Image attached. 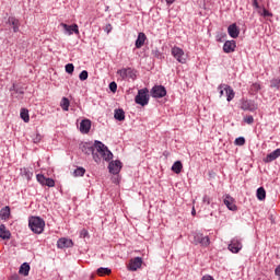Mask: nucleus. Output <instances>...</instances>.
Masks as SVG:
<instances>
[{
  "mask_svg": "<svg viewBox=\"0 0 280 280\" xmlns=\"http://www.w3.org/2000/svg\"><path fill=\"white\" fill-rule=\"evenodd\" d=\"M34 143L40 142V136L36 135V138L33 139Z\"/></svg>",
  "mask_w": 280,
  "mask_h": 280,
  "instance_id": "nucleus-46",
  "label": "nucleus"
},
{
  "mask_svg": "<svg viewBox=\"0 0 280 280\" xmlns=\"http://www.w3.org/2000/svg\"><path fill=\"white\" fill-rule=\"evenodd\" d=\"M151 95L155 98L165 97V95H167V90H165V86L163 85H155L151 90Z\"/></svg>",
  "mask_w": 280,
  "mask_h": 280,
  "instance_id": "nucleus-9",
  "label": "nucleus"
},
{
  "mask_svg": "<svg viewBox=\"0 0 280 280\" xmlns=\"http://www.w3.org/2000/svg\"><path fill=\"white\" fill-rule=\"evenodd\" d=\"M84 174H86V170H84V167H78L74 170V176H84Z\"/></svg>",
  "mask_w": 280,
  "mask_h": 280,
  "instance_id": "nucleus-34",
  "label": "nucleus"
},
{
  "mask_svg": "<svg viewBox=\"0 0 280 280\" xmlns=\"http://www.w3.org/2000/svg\"><path fill=\"white\" fill-rule=\"evenodd\" d=\"M79 80H81V82H84V80H89V71L83 70V71L79 74Z\"/></svg>",
  "mask_w": 280,
  "mask_h": 280,
  "instance_id": "nucleus-33",
  "label": "nucleus"
},
{
  "mask_svg": "<svg viewBox=\"0 0 280 280\" xmlns=\"http://www.w3.org/2000/svg\"><path fill=\"white\" fill-rule=\"evenodd\" d=\"M256 196L258 200H266V189L264 187H259L257 189Z\"/></svg>",
  "mask_w": 280,
  "mask_h": 280,
  "instance_id": "nucleus-31",
  "label": "nucleus"
},
{
  "mask_svg": "<svg viewBox=\"0 0 280 280\" xmlns=\"http://www.w3.org/2000/svg\"><path fill=\"white\" fill-rule=\"evenodd\" d=\"M201 280H213L211 276H203Z\"/></svg>",
  "mask_w": 280,
  "mask_h": 280,
  "instance_id": "nucleus-49",
  "label": "nucleus"
},
{
  "mask_svg": "<svg viewBox=\"0 0 280 280\" xmlns=\"http://www.w3.org/2000/svg\"><path fill=\"white\" fill-rule=\"evenodd\" d=\"M108 170L110 174H119V172H121V161H112L108 165Z\"/></svg>",
  "mask_w": 280,
  "mask_h": 280,
  "instance_id": "nucleus-15",
  "label": "nucleus"
},
{
  "mask_svg": "<svg viewBox=\"0 0 280 280\" xmlns=\"http://www.w3.org/2000/svg\"><path fill=\"white\" fill-rule=\"evenodd\" d=\"M246 143V139L244 137H240L235 139V145H244Z\"/></svg>",
  "mask_w": 280,
  "mask_h": 280,
  "instance_id": "nucleus-38",
  "label": "nucleus"
},
{
  "mask_svg": "<svg viewBox=\"0 0 280 280\" xmlns=\"http://www.w3.org/2000/svg\"><path fill=\"white\" fill-rule=\"evenodd\" d=\"M235 47H237L235 40H228L223 45V51L225 54H233V51H235Z\"/></svg>",
  "mask_w": 280,
  "mask_h": 280,
  "instance_id": "nucleus-17",
  "label": "nucleus"
},
{
  "mask_svg": "<svg viewBox=\"0 0 280 280\" xmlns=\"http://www.w3.org/2000/svg\"><path fill=\"white\" fill-rule=\"evenodd\" d=\"M10 91H16V85L13 84L12 88L10 89Z\"/></svg>",
  "mask_w": 280,
  "mask_h": 280,
  "instance_id": "nucleus-52",
  "label": "nucleus"
},
{
  "mask_svg": "<svg viewBox=\"0 0 280 280\" xmlns=\"http://www.w3.org/2000/svg\"><path fill=\"white\" fill-rule=\"evenodd\" d=\"M172 172L175 174H180V172H183V162L176 161L172 166Z\"/></svg>",
  "mask_w": 280,
  "mask_h": 280,
  "instance_id": "nucleus-27",
  "label": "nucleus"
},
{
  "mask_svg": "<svg viewBox=\"0 0 280 280\" xmlns=\"http://www.w3.org/2000/svg\"><path fill=\"white\" fill-rule=\"evenodd\" d=\"M191 215H196V208H192Z\"/></svg>",
  "mask_w": 280,
  "mask_h": 280,
  "instance_id": "nucleus-53",
  "label": "nucleus"
},
{
  "mask_svg": "<svg viewBox=\"0 0 280 280\" xmlns=\"http://www.w3.org/2000/svg\"><path fill=\"white\" fill-rule=\"evenodd\" d=\"M223 202L230 211H237V206L235 205V199L233 197H231V195H225Z\"/></svg>",
  "mask_w": 280,
  "mask_h": 280,
  "instance_id": "nucleus-14",
  "label": "nucleus"
},
{
  "mask_svg": "<svg viewBox=\"0 0 280 280\" xmlns=\"http://www.w3.org/2000/svg\"><path fill=\"white\" fill-rule=\"evenodd\" d=\"M244 121H245V124L250 125V124L255 122V118H253V116H245Z\"/></svg>",
  "mask_w": 280,
  "mask_h": 280,
  "instance_id": "nucleus-39",
  "label": "nucleus"
},
{
  "mask_svg": "<svg viewBox=\"0 0 280 280\" xmlns=\"http://www.w3.org/2000/svg\"><path fill=\"white\" fill-rule=\"evenodd\" d=\"M95 148H96V152L101 154L104 161L113 160V152H110V150H108V147H105L104 143L100 141H95Z\"/></svg>",
  "mask_w": 280,
  "mask_h": 280,
  "instance_id": "nucleus-2",
  "label": "nucleus"
},
{
  "mask_svg": "<svg viewBox=\"0 0 280 280\" xmlns=\"http://www.w3.org/2000/svg\"><path fill=\"white\" fill-rule=\"evenodd\" d=\"M71 246H73V241H71L69 238H60L57 242L58 248H71Z\"/></svg>",
  "mask_w": 280,
  "mask_h": 280,
  "instance_id": "nucleus-20",
  "label": "nucleus"
},
{
  "mask_svg": "<svg viewBox=\"0 0 280 280\" xmlns=\"http://www.w3.org/2000/svg\"><path fill=\"white\" fill-rule=\"evenodd\" d=\"M241 108L242 110H249L250 113H253L259 108V105H257L255 101L246 100L242 102Z\"/></svg>",
  "mask_w": 280,
  "mask_h": 280,
  "instance_id": "nucleus-10",
  "label": "nucleus"
},
{
  "mask_svg": "<svg viewBox=\"0 0 280 280\" xmlns=\"http://www.w3.org/2000/svg\"><path fill=\"white\" fill-rule=\"evenodd\" d=\"M192 242L196 245L200 244V246H205V247H207V246H209V244H211L209 236H205L202 233H195Z\"/></svg>",
  "mask_w": 280,
  "mask_h": 280,
  "instance_id": "nucleus-8",
  "label": "nucleus"
},
{
  "mask_svg": "<svg viewBox=\"0 0 280 280\" xmlns=\"http://www.w3.org/2000/svg\"><path fill=\"white\" fill-rule=\"evenodd\" d=\"M254 8L258 9L259 8V2L257 0H252Z\"/></svg>",
  "mask_w": 280,
  "mask_h": 280,
  "instance_id": "nucleus-47",
  "label": "nucleus"
},
{
  "mask_svg": "<svg viewBox=\"0 0 280 280\" xmlns=\"http://www.w3.org/2000/svg\"><path fill=\"white\" fill-rule=\"evenodd\" d=\"M171 54L177 62H180V65H185V62H187V55H185V50H183V48L174 46L171 49Z\"/></svg>",
  "mask_w": 280,
  "mask_h": 280,
  "instance_id": "nucleus-4",
  "label": "nucleus"
},
{
  "mask_svg": "<svg viewBox=\"0 0 280 280\" xmlns=\"http://www.w3.org/2000/svg\"><path fill=\"white\" fill-rule=\"evenodd\" d=\"M20 116H21V119H23V121H25V124L30 122V110L22 108Z\"/></svg>",
  "mask_w": 280,
  "mask_h": 280,
  "instance_id": "nucleus-30",
  "label": "nucleus"
},
{
  "mask_svg": "<svg viewBox=\"0 0 280 280\" xmlns=\"http://www.w3.org/2000/svg\"><path fill=\"white\" fill-rule=\"evenodd\" d=\"M106 30H107V34H109V33H110V30H113V27L110 26V24H108V25L106 26Z\"/></svg>",
  "mask_w": 280,
  "mask_h": 280,
  "instance_id": "nucleus-51",
  "label": "nucleus"
},
{
  "mask_svg": "<svg viewBox=\"0 0 280 280\" xmlns=\"http://www.w3.org/2000/svg\"><path fill=\"white\" fill-rule=\"evenodd\" d=\"M28 226L33 233L40 235L45 231V220L40 219V217H31Z\"/></svg>",
  "mask_w": 280,
  "mask_h": 280,
  "instance_id": "nucleus-1",
  "label": "nucleus"
},
{
  "mask_svg": "<svg viewBox=\"0 0 280 280\" xmlns=\"http://www.w3.org/2000/svg\"><path fill=\"white\" fill-rule=\"evenodd\" d=\"M276 277H278V280H280V265L275 270Z\"/></svg>",
  "mask_w": 280,
  "mask_h": 280,
  "instance_id": "nucleus-45",
  "label": "nucleus"
},
{
  "mask_svg": "<svg viewBox=\"0 0 280 280\" xmlns=\"http://www.w3.org/2000/svg\"><path fill=\"white\" fill-rule=\"evenodd\" d=\"M148 39V37L145 36V34L144 33H139L138 34V38H137V40H136V48L137 49H141V47L143 46V45H145V40Z\"/></svg>",
  "mask_w": 280,
  "mask_h": 280,
  "instance_id": "nucleus-22",
  "label": "nucleus"
},
{
  "mask_svg": "<svg viewBox=\"0 0 280 280\" xmlns=\"http://www.w3.org/2000/svg\"><path fill=\"white\" fill-rule=\"evenodd\" d=\"M148 93H149L148 89L139 90L135 98L136 104H139L140 106H148L150 102V96L148 95Z\"/></svg>",
  "mask_w": 280,
  "mask_h": 280,
  "instance_id": "nucleus-3",
  "label": "nucleus"
},
{
  "mask_svg": "<svg viewBox=\"0 0 280 280\" xmlns=\"http://www.w3.org/2000/svg\"><path fill=\"white\" fill-rule=\"evenodd\" d=\"M69 106H71V102L69 101V98L62 97L60 102V107L62 108V110H69Z\"/></svg>",
  "mask_w": 280,
  "mask_h": 280,
  "instance_id": "nucleus-29",
  "label": "nucleus"
},
{
  "mask_svg": "<svg viewBox=\"0 0 280 280\" xmlns=\"http://www.w3.org/2000/svg\"><path fill=\"white\" fill-rule=\"evenodd\" d=\"M80 237H82L83 240H84L85 237H89V231H86V229L81 230V232H80Z\"/></svg>",
  "mask_w": 280,
  "mask_h": 280,
  "instance_id": "nucleus-41",
  "label": "nucleus"
},
{
  "mask_svg": "<svg viewBox=\"0 0 280 280\" xmlns=\"http://www.w3.org/2000/svg\"><path fill=\"white\" fill-rule=\"evenodd\" d=\"M228 33L231 38H237L240 36V28H237V24H232L228 27Z\"/></svg>",
  "mask_w": 280,
  "mask_h": 280,
  "instance_id": "nucleus-21",
  "label": "nucleus"
},
{
  "mask_svg": "<svg viewBox=\"0 0 280 280\" xmlns=\"http://www.w3.org/2000/svg\"><path fill=\"white\" fill-rule=\"evenodd\" d=\"M174 1H176V0H165V2L167 3V5H172V3H174Z\"/></svg>",
  "mask_w": 280,
  "mask_h": 280,
  "instance_id": "nucleus-50",
  "label": "nucleus"
},
{
  "mask_svg": "<svg viewBox=\"0 0 280 280\" xmlns=\"http://www.w3.org/2000/svg\"><path fill=\"white\" fill-rule=\"evenodd\" d=\"M110 272L113 271L108 268L101 267L97 269L98 277H104V275H110Z\"/></svg>",
  "mask_w": 280,
  "mask_h": 280,
  "instance_id": "nucleus-32",
  "label": "nucleus"
},
{
  "mask_svg": "<svg viewBox=\"0 0 280 280\" xmlns=\"http://www.w3.org/2000/svg\"><path fill=\"white\" fill-rule=\"evenodd\" d=\"M37 182L46 187H56V182L52 178L45 177V175L38 174Z\"/></svg>",
  "mask_w": 280,
  "mask_h": 280,
  "instance_id": "nucleus-13",
  "label": "nucleus"
},
{
  "mask_svg": "<svg viewBox=\"0 0 280 280\" xmlns=\"http://www.w3.org/2000/svg\"><path fill=\"white\" fill-rule=\"evenodd\" d=\"M252 93H257L258 91H261V85L259 83H254L250 86Z\"/></svg>",
  "mask_w": 280,
  "mask_h": 280,
  "instance_id": "nucleus-35",
  "label": "nucleus"
},
{
  "mask_svg": "<svg viewBox=\"0 0 280 280\" xmlns=\"http://www.w3.org/2000/svg\"><path fill=\"white\" fill-rule=\"evenodd\" d=\"M153 54L155 58H161V52L159 50H155Z\"/></svg>",
  "mask_w": 280,
  "mask_h": 280,
  "instance_id": "nucleus-48",
  "label": "nucleus"
},
{
  "mask_svg": "<svg viewBox=\"0 0 280 280\" xmlns=\"http://www.w3.org/2000/svg\"><path fill=\"white\" fill-rule=\"evenodd\" d=\"M109 91H112V93L117 92V83L116 82L109 83Z\"/></svg>",
  "mask_w": 280,
  "mask_h": 280,
  "instance_id": "nucleus-40",
  "label": "nucleus"
},
{
  "mask_svg": "<svg viewBox=\"0 0 280 280\" xmlns=\"http://www.w3.org/2000/svg\"><path fill=\"white\" fill-rule=\"evenodd\" d=\"M61 27H63L65 32H67V34H69V36H71V34H80V30L78 28V24H72V25H68L66 23H61L60 24Z\"/></svg>",
  "mask_w": 280,
  "mask_h": 280,
  "instance_id": "nucleus-16",
  "label": "nucleus"
},
{
  "mask_svg": "<svg viewBox=\"0 0 280 280\" xmlns=\"http://www.w3.org/2000/svg\"><path fill=\"white\" fill-rule=\"evenodd\" d=\"M271 89H280V79H273L271 81Z\"/></svg>",
  "mask_w": 280,
  "mask_h": 280,
  "instance_id": "nucleus-36",
  "label": "nucleus"
},
{
  "mask_svg": "<svg viewBox=\"0 0 280 280\" xmlns=\"http://www.w3.org/2000/svg\"><path fill=\"white\" fill-rule=\"evenodd\" d=\"M81 150L84 154H92L95 163H100V161H102L100 155L95 153V150H97V148H95L93 144L85 142L81 145Z\"/></svg>",
  "mask_w": 280,
  "mask_h": 280,
  "instance_id": "nucleus-6",
  "label": "nucleus"
},
{
  "mask_svg": "<svg viewBox=\"0 0 280 280\" xmlns=\"http://www.w3.org/2000/svg\"><path fill=\"white\" fill-rule=\"evenodd\" d=\"M142 265H143V259L141 257H136L129 261L128 270H130L131 272H135L139 270V268H141Z\"/></svg>",
  "mask_w": 280,
  "mask_h": 280,
  "instance_id": "nucleus-11",
  "label": "nucleus"
},
{
  "mask_svg": "<svg viewBox=\"0 0 280 280\" xmlns=\"http://www.w3.org/2000/svg\"><path fill=\"white\" fill-rule=\"evenodd\" d=\"M19 273L23 275L24 277H27V275H30V264L27 262L22 264L20 267Z\"/></svg>",
  "mask_w": 280,
  "mask_h": 280,
  "instance_id": "nucleus-28",
  "label": "nucleus"
},
{
  "mask_svg": "<svg viewBox=\"0 0 280 280\" xmlns=\"http://www.w3.org/2000/svg\"><path fill=\"white\" fill-rule=\"evenodd\" d=\"M280 156V149H276L273 152L267 154L264 159V163H272V161H277Z\"/></svg>",
  "mask_w": 280,
  "mask_h": 280,
  "instance_id": "nucleus-18",
  "label": "nucleus"
},
{
  "mask_svg": "<svg viewBox=\"0 0 280 280\" xmlns=\"http://www.w3.org/2000/svg\"><path fill=\"white\" fill-rule=\"evenodd\" d=\"M117 75H119L121 80H128V78H130V80H137V70L132 68H122L117 71Z\"/></svg>",
  "mask_w": 280,
  "mask_h": 280,
  "instance_id": "nucleus-5",
  "label": "nucleus"
},
{
  "mask_svg": "<svg viewBox=\"0 0 280 280\" xmlns=\"http://www.w3.org/2000/svg\"><path fill=\"white\" fill-rule=\"evenodd\" d=\"M74 69H75V67L73 66V63L66 65V72L67 73H70V74L73 73Z\"/></svg>",
  "mask_w": 280,
  "mask_h": 280,
  "instance_id": "nucleus-37",
  "label": "nucleus"
},
{
  "mask_svg": "<svg viewBox=\"0 0 280 280\" xmlns=\"http://www.w3.org/2000/svg\"><path fill=\"white\" fill-rule=\"evenodd\" d=\"M228 248L231 253H234V254L240 253V250H242L243 248L242 241L237 238H233L229 244Z\"/></svg>",
  "mask_w": 280,
  "mask_h": 280,
  "instance_id": "nucleus-12",
  "label": "nucleus"
},
{
  "mask_svg": "<svg viewBox=\"0 0 280 280\" xmlns=\"http://www.w3.org/2000/svg\"><path fill=\"white\" fill-rule=\"evenodd\" d=\"M202 202H205L206 205H211V197H209V196H203V198H202Z\"/></svg>",
  "mask_w": 280,
  "mask_h": 280,
  "instance_id": "nucleus-42",
  "label": "nucleus"
},
{
  "mask_svg": "<svg viewBox=\"0 0 280 280\" xmlns=\"http://www.w3.org/2000/svg\"><path fill=\"white\" fill-rule=\"evenodd\" d=\"M8 23H9V25H12L14 33L19 32V27H21V22H19V20H16V18L10 16L8 19Z\"/></svg>",
  "mask_w": 280,
  "mask_h": 280,
  "instance_id": "nucleus-24",
  "label": "nucleus"
},
{
  "mask_svg": "<svg viewBox=\"0 0 280 280\" xmlns=\"http://www.w3.org/2000/svg\"><path fill=\"white\" fill-rule=\"evenodd\" d=\"M262 16H272V13L266 9H262V13H261Z\"/></svg>",
  "mask_w": 280,
  "mask_h": 280,
  "instance_id": "nucleus-43",
  "label": "nucleus"
},
{
  "mask_svg": "<svg viewBox=\"0 0 280 280\" xmlns=\"http://www.w3.org/2000/svg\"><path fill=\"white\" fill-rule=\"evenodd\" d=\"M90 131H91V120L89 119L82 120L80 124V132H82L83 135H89Z\"/></svg>",
  "mask_w": 280,
  "mask_h": 280,
  "instance_id": "nucleus-19",
  "label": "nucleus"
},
{
  "mask_svg": "<svg viewBox=\"0 0 280 280\" xmlns=\"http://www.w3.org/2000/svg\"><path fill=\"white\" fill-rule=\"evenodd\" d=\"M22 172H24L26 178H30L32 176V172H30V170L27 168H23Z\"/></svg>",
  "mask_w": 280,
  "mask_h": 280,
  "instance_id": "nucleus-44",
  "label": "nucleus"
},
{
  "mask_svg": "<svg viewBox=\"0 0 280 280\" xmlns=\"http://www.w3.org/2000/svg\"><path fill=\"white\" fill-rule=\"evenodd\" d=\"M0 237L1 240H10V237H12V233H10V230L3 224L0 225Z\"/></svg>",
  "mask_w": 280,
  "mask_h": 280,
  "instance_id": "nucleus-23",
  "label": "nucleus"
},
{
  "mask_svg": "<svg viewBox=\"0 0 280 280\" xmlns=\"http://www.w3.org/2000/svg\"><path fill=\"white\" fill-rule=\"evenodd\" d=\"M0 219L10 220V207L5 206L0 210Z\"/></svg>",
  "mask_w": 280,
  "mask_h": 280,
  "instance_id": "nucleus-25",
  "label": "nucleus"
},
{
  "mask_svg": "<svg viewBox=\"0 0 280 280\" xmlns=\"http://www.w3.org/2000/svg\"><path fill=\"white\" fill-rule=\"evenodd\" d=\"M114 117L117 119V121H124V119H126V113L124 109H116Z\"/></svg>",
  "mask_w": 280,
  "mask_h": 280,
  "instance_id": "nucleus-26",
  "label": "nucleus"
},
{
  "mask_svg": "<svg viewBox=\"0 0 280 280\" xmlns=\"http://www.w3.org/2000/svg\"><path fill=\"white\" fill-rule=\"evenodd\" d=\"M218 89H219L220 97L224 95V92L226 95V100L229 102H231L235 97V91H233L230 85L220 84Z\"/></svg>",
  "mask_w": 280,
  "mask_h": 280,
  "instance_id": "nucleus-7",
  "label": "nucleus"
}]
</instances>
